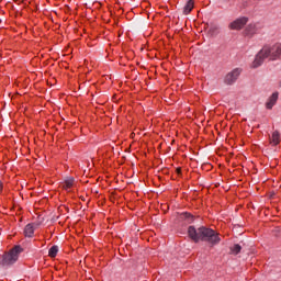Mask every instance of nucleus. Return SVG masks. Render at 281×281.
Masks as SVG:
<instances>
[{
    "mask_svg": "<svg viewBox=\"0 0 281 281\" xmlns=\"http://www.w3.org/2000/svg\"><path fill=\"white\" fill-rule=\"evenodd\" d=\"M189 237L193 239L194 243H207L211 247L214 245H218L221 243V237L218 233L212 228H207L205 226L195 228L194 226H189L188 228Z\"/></svg>",
    "mask_w": 281,
    "mask_h": 281,
    "instance_id": "1",
    "label": "nucleus"
},
{
    "mask_svg": "<svg viewBox=\"0 0 281 281\" xmlns=\"http://www.w3.org/2000/svg\"><path fill=\"white\" fill-rule=\"evenodd\" d=\"M281 56V44H274L272 46H263L260 52L256 55L252 61L254 69L260 67L265 60H278Z\"/></svg>",
    "mask_w": 281,
    "mask_h": 281,
    "instance_id": "2",
    "label": "nucleus"
},
{
    "mask_svg": "<svg viewBox=\"0 0 281 281\" xmlns=\"http://www.w3.org/2000/svg\"><path fill=\"white\" fill-rule=\"evenodd\" d=\"M21 251H23V248H21V246H15L9 252L4 254L0 261V267H10L14 265V262L19 260V254H21Z\"/></svg>",
    "mask_w": 281,
    "mask_h": 281,
    "instance_id": "3",
    "label": "nucleus"
},
{
    "mask_svg": "<svg viewBox=\"0 0 281 281\" xmlns=\"http://www.w3.org/2000/svg\"><path fill=\"white\" fill-rule=\"evenodd\" d=\"M241 72H243V70L240 68L233 69L231 72H228L225 76V78H224L225 85H234V82H236L238 80Z\"/></svg>",
    "mask_w": 281,
    "mask_h": 281,
    "instance_id": "4",
    "label": "nucleus"
},
{
    "mask_svg": "<svg viewBox=\"0 0 281 281\" xmlns=\"http://www.w3.org/2000/svg\"><path fill=\"white\" fill-rule=\"evenodd\" d=\"M249 19L247 16L238 18L229 24L231 30H243L244 25H247Z\"/></svg>",
    "mask_w": 281,
    "mask_h": 281,
    "instance_id": "5",
    "label": "nucleus"
},
{
    "mask_svg": "<svg viewBox=\"0 0 281 281\" xmlns=\"http://www.w3.org/2000/svg\"><path fill=\"white\" fill-rule=\"evenodd\" d=\"M278 98H279V93L278 92H273L268 101L266 102V108L271 110L273 109V106H276V103L278 102Z\"/></svg>",
    "mask_w": 281,
    "mask_h": 281,
    "instance_id": "6",
    "label": "nucleus"
},
{
    "mask_svg": "<svg viewBox=\"0 0 281 281\" xmlns=\"http://www.w3.org/2000/svg\"><path fill=\"white\" fill-rule=\"evenodd\" d=\"M269 142L271 146H278V144H280V132L274 131L269 137Z\"/></svg>",
    "mask_w": 281,
    "mask_h": 281,
    "instance_id": "7",
    "label": "nucleus"
},
{
    "mask_svg": "<svg viewBox=\"0 0 281 281\" xmlns=\"http://www.w3.org/2000/svg\"><path fill=\"white\" fill-rule=\"evenodd\" d=\"M192 10H194V0H188L186 5L183 7V14L188 15L190 14V12H192Z\"/></svg>",
    "mask_w": 281,
    "mask_h": 281,
    "instance_id": "8",
    "label": "nucleus"
},
{
    "mask_svg": "<svg viewBox=\"0 0 281 281\" xmlns=\"http://www.w3.org/2000/svg\"><path fill=\"white\" fill-rule=\"evenodd\" d=\"M180 220L186 221V223H193L194 222V215L184 212L180 214Z\"/></svg>",
    "mask_w": 281,
    "mask_h": 281,
    "instance_id": "9",
    "label": "nucleus"
},
{
    "mask_svg": "<svg viewBox=\"0 0 281 281\" xmlns=\"http://www.w3.org/2000/svg\"><path fill=\"white\" fill-rule=\"evenodd\" d=\"M24 235L26 238H32L34 236V225L27 224L24 228Z\"/></svg>",
    "mask_w": 281,
    "mask_h": 281,
    "instance_id": "10",
    "label": "nucleus"
},
{
    "mask_svg": "<svg viewBox=\"0 0 281 281\" xmlns=\"http://www.w3.org/2000/svg\"><path fill=\"white\" fill-rule=\"evenodd\" d=\"M61 188L64 190H69L71 188H74V178H67L63 183H61Z\"/></svg>",
    "mask_w": 281,
    "mask_h": 281,
    "instance_id": "11",
    "label": "nucleus"
},
{
    "mask_svg": "<svg viewBox=\"0 0 281 281\" xmlns=\"http://www.w3.org/2000/svg\"><path fill=\"white\" fill-rule=\"evenodd\" d=\"M241 249L243 247H240V245L235 244L231 247V254H233V256H238V252L241 251Z\"/></svg>",
    "mask_w": 281,
    "mask_h": 281,
    "instance_id": "12",
    "label": "nucleus"
},
{
    "mask_svg": "<svg viewBox=\"0 0 281 281\" xmlns=\"http://www.w3.org/2000/svg\"><path fill=\"white\" fill-rule=\"evenodd\" d=\"M58 255V246H52L50 249L48 250V256L50 258H56Z\"/></svg>",
    "mask_w": 281,
    "mask_h": 281,
    "instance_id": "13",
    "label": "nucleus"
},
{
    "mask_svg": "<svg viewBox=\"0 0 281 281\" xmlns=\"http://www.w3.org/2000/svg\"><path fill=\"white\" fill-rule=\"evenodd\" d=\"M209 33H210L212 36L218 34V26H216V25H211V26L209 27Z\"/></svg>",
    "mask_w": 281,
    "mask_h": 281,
    "instance_id": "14",
    "label": "nucleus"
},
{
    "mask_svg": "<svg viewBox=\"0 0 281 281\" xmlns=\"http://www.w3.org/2000/svg\"><path fill=\"white\" fill-rule=\"evenodd\" d=\"M247 32H248V34L254 35L256 33V25L255 24L248 25Z\"/></svg>",
    "mask_w": 281,
    "mask_h": 281,
    "instance_id": "15",
    "label": "nucleus"
},
{
    "mask_svg": "<svg viewBox=\"0 0 281 281\" xmlns=\"http://www.w3.org/2000/svg\"><path fill=\"white\" fill-rule=\"evenodd\" d=\"M177 173H178V175H181V168H178V169H177Z\"/></svg>",
    "mask_w": 281,
    "mask_h": 281,
    "instance_id": "16",
    "label": "nucleus"
}]
</instances>
